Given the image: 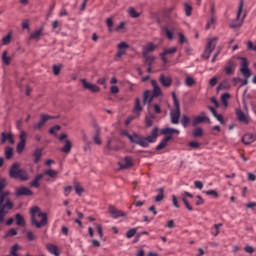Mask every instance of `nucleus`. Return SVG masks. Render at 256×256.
<instances>
[{
  "label": "nucleus",
  "instance_id": "obj_1",
  "mask_svg": "<svg viewBox=\"0 0 256 256\" xmlns=\"http://www.w3.org/2000/svg\"><path fill=\"white\" fill-rule=\"evenodd\" d=\"M7 187V179L0 177V224L5 223V216L9 215V212L15 207L9 195V191L3 192V189Z\"/></svg>",
  "mask_w": 256,
  "mask_h": 256
},
{
  "label": "nucleus",
  "instance_id": "obj_2",
  "mask_svg": "<svg viewBox=\"0 0 256 256\" xmlns=\"http://www.w3.org/2000/svg\"><path fill=\"white\" fill-rule=\"evenodd\" d=\"M120 135L122 137H127L130 143H135L140 147L147 148L149 147V143H155V141H157V137H159V128H153L151 134L146 137L139 136L137 133L129 134L127 130H121Z\"/></svg>",
  "mask_w": 256,
  "mask_h": 256
},
{
  "label": "nucleus",
  "instance_id": "obj_3",
  "mask_svg": "<svg viewBox=\"0 0 256 256\" xmlns=\"http://www.w3.org/2000/svg\"><path fill=\"white\" fill-rule=\"evenodd\" d=\"M31 214V224L37 229H41V227H45L48 223L47 213L41 212V208L38 206H33L30 209Z\"/></svg>",
  "mask_w": 256,
  "mask_h": 256
},
{
  "label": "nucleus",
  "instance_id": "obj_4",
  "mask_svg": "<svg viewBox=\"0 0 256 256\" xmlns=\"http://www.w3.org/2000/svg\"><path fill=\"white\" fill-rule=\"evenodd\" d=\"M9 175L11 179H19L20 181H29V173L23 168H19V163L12 164Z\"/></svg>",
  "mask_w": 256,
  "mask_h": 256
},
{
  "label": "nucleus",
  "instance_id": "obj_5",
  "mask_svg": "<svg viewBox=\"0 0 256 256\" xmlns=\"http://www.w3.org/2000/svg\"><path fill=\"white\" fill-rule=\"evenodd\" d=\"M172 99L174 104V109L170 111V119L173 125H179V119H181V106L179 105V99H177V94L172 92Z\"/></svg>",
  "mask_w": 256,
  "mask_h": 256
},
{
  "label": "nucleus",
  "instance_id": "obj_6",
  "mask_svg": "<svg viewBox=\"0 0 256 256\" xmlns=\"http://www.w3.org/2000/svg\"><path fill=\"white\" fill-rule=\"evenodd\" d=\"M240 60V72L244 77V79L241 80V86L243 87L249 83V78L251 77V70L249 69V62L247 61V58L241 57Z\"/></svg>",
  "mask_w": 256,
  "mask_h": 256
},
{
  "label": "nucleus",
  "instance_id": "obj_7",
  "mask_svg": "<svg viewBox=\"0 0 256 256\" xmlns=\"http://www.w3.org/2000/svg\"><path fill=\"white\" fill-rule=\"evenodd\" d=\"M244 5H245V3L243 2V0H240L236 20H234L230 23V26L232 27V29H237V27H241L243 25V21H244L245 17L247 16L246 14H244L241 18V13H243Z\"/></svg>",
  "mask_w": 256,
  "mask_h": 256
},
{
  "label": "nucleus",
  "instance_id": "obj_8",
  "mask_svg": "<svg viewBox=\"0 0 256 256\" xmlns=\"http://www.w3.org/2000/svg\"><path fill=\"white\" fill-rule=\"evenodd\" d=\"M179 29V24L175 20H170L167 25L163 28L164 35L170 41L173 40V34Z\"/></svg>",
  "mask_w": 256,
  "mask_h": 256
},
{
  "label": "nucleus",
  "instance_id": "obj_9",
  "mask_svg": "<svg viewBox=\"0 0 256 256\" xmlns=\"http://www.w3.org/2000/svg\"><path fill=\"white\" fill-rule=\"evenodd\" d=\"M217 41H218L217 37L208 39L206 48L204 50V53L202 54L203 59H209V57L211 56V53H213V51L215 50V47H217Z\"/></svg>",
  "mask_w": 256,
  "mask_h": 256
},
{
  "label": "nucleus",
  "instance_id": "obj_10",
  "mask_svg": "<svg viewBox=\"0 0 256 256\" xmlns=\"http://www.w3.org/2000/svg\"><path fill=\"white\" fill-rule=\"evenodd\" d=\"M51 119H57V117L47 115V114H41L39 122L33 124V129H35V131H39L40 129H43V126L45 125V123H47V121H51Z\"/></svg>",
  "mask_w": 256,
  "mask_h": 256
},
{
  "label": "nucleus",
  "instance_id": "obj_11",
  "mask_svg": "<svg viewBox=\"0 0 256 256\" xmlns=\"http://www.w3.org/2000/svg\"><path fill=\"white\" fill-rule=\"evenodd\" d=\"M80 81L82 83L83 89H85L86 91H90V93H99V91H101V88H99V86L88 82L87 79H81Z\"/></svg>",
  "mask_w": 256,
  "mask_h": 256
},
{
  "label": "nucleus",
  "instance_id": "obj_12",
  "mask_svg": "<svg viewBox=\"0 0 256 256\" xmlns=\"http://www.w3.org/2000/svg\"><path fill=\"white\" fill-rule=\"evenodd\" d=\"M175 53H177V46H173L170 48H163V52L160 54V57L163 63L167 65V63H169V59H167V55H175Z\"/></svg>",
  "mask_w": 256,
  "mask_h": 256
},
{
  "label": "nucleus",
  "instance_id": "obj_13",
  "mask_svg": "<svg viewBox=\"0 0 256 256\" xmlns=\"http://www.w3.org/2000/svg\"><path fill=\"white\" fill-rule=\"evenodd\" d=\"M20 142L17 144L16 151L17 153H23L25 150V145L27 143V132L21 131L19 136Z\"/></svg>",
  "mask_w": 256,
  "mask_h": 256
},
{
  "label": "nucleus",
  "instance_id": "obj_14",
  "mask_svg": "<svg viewBox=\"0 0 256 256\" xmlns=\"http://www.w3.org/2000/svg\"><path fill=\"white\" fill-rule=\"evenodd\" d=\"M159 82L162 85V87L169 88V87H171V85H173V78L171 76H167L165 74H160Z\"/></svg>",
  "mask_w": 256,
  "mask_h": 256
},
{
  "label": "nucleus",
  "instance_id": "obj_15",
  "mask_svg": "<svg viewBox=\"0 0 256 256\" xmlns=\"http://www.w3.org/2000/svg\"><path fill=\"white\" fill-rule=\"evenodd\" d=\"M181 197H182V201H183L186 209H188V211H193V206L191 204H189V200H187V198H186V197H189V199H193V194H191L187 191H184L181 194Z\"/></svg>",
  "mask_w": 256,
  "mask_h": 256
},
{
  "label": "nucleus",
  "instance_id": "obj_16",
  "mask_svg": "<svg viewBox=\"0 0 256 256\" xmlns=\"http://www.w3.org/2000/svg\"><path fill=\"white\" fill-rule=\"evenodd\" d=\"M43 27L36 29L34 32H32L29 36L30 41H41V37H43Z\"/></svg>",
  "mask_w": 256,
  "mask_h": 256
},
{
  "label": "nucleus",
  "instance_id": "obj_17",
  "mask_svg": "<svg viewBox=\"0 0 256 256\" xmlns=\"http://www.w3.org/2000/svg\"><path fill=\"white\" fill-rule=\"evenodd\" d=\"M121 169H129V167H133V158L131 156H126L119 162Z\"/></svg>",
  "mask_w": 256,
  "mask_h": 256
},
{
  "label": "nucleus",
  "instance_id": "obj_18",
  "mask_svg": "<svg viewBox=\"0 0 256 256\" xmlns=\"http://www.w3.org/2000/svg\"><path fill=\"white\" fill-rule=\"evenodd\" d=\"M235 113L240 123H245L246 125H249V117H247V115H245V113L241 111V108H236Z\"/></svg>",
  "mask_w": 256,
  "mask_h": 256
},
{
  "label": "nucleus",
  "instance_id": "obj_19",
  "mask_svg": "<svg viewBox=\"0 0 256 256\" xmlns=\"http://www.w3.org/2000/svg\"><path fill=\"white\" fill-rule=\"evenodd\" d=\"M202 116H196L192 120L193 127H197V125H201V123H205V121H209V117L205 116V112H201Z\"/></svg>",
  "mask_w": 256,
  "mask_h": 256
},
{
  "label": "nucleus",
  "instance_id": "obj_20",
  "mask_svg": "<svg viewBox=\"0 0 256 256\" xmlns=\"http://www.w3.org/2000/svg\"><path fill=\"white\" fill-rule=\"evenodd\" d=\"M16 195L18 197H21L23 195H25L26 197H31V196H33V191H31V189L23 186V187L16 189Z\"/></svg>",
  "mask_w": 256,
  "mask_h": 256
},
{
  "label": "nucleus",
  "instance_id": "obj_21",
  "mask_svg": "<svg viewBox=\"0 0 256 256\" xmlns=\"http://www.w3.org/2000/svg\"><path fill=\"white\" fill-rule=\"evenodd\" d=\"M125 49H129V44H127L126 42H120L118 44V51L116 57L121 58L123 55H125L127 53V50Z\"/></svg>",
  "mask_w": 256,
  "mask_h": 256
},
{
  "label": "nucleus",
  "instance_id": "obj_22",
  "mask_svg": "<svg viewBox=\"0 0 256 256\" xmlns=\"http://www.w3.org/2000/svg\"><path fill=\"white\" fill-rule=\"evenodd\" d=\"M151 85L153 87V97H159L163 95V92L161 91V87H159V83H157V80H151Z\"/></svg>",
  "mask_w": 256,
  "mask_h": 256
},
{
  "label": "nucleus",
  "instance_id": "obj_23",
  "mask_svg": "<svg viewBox=\"0 0 256 256\" xmlns=\"http://www.w3.org/2000/svg\"><path fill=\"white\" fill-rule=\"evenodd\" d=\"M157 49V46L153 43H148L143 47L142 50V55L143 57H147V55H149V53H153V51Z\"/></svg>",
  "mask_w": 256,
  "mask_h": 256
},
{
  "label": "nucleus",
  "instance_id": "obj_24",
  "mask_svg": "<svg viewBox=\"0 0 256 256\" xmlns=\"http://www.w3.org/2000/svg\"><path fill=\"white\" fill-rule=\"evenodd\" d=\"M109 213L114 217V219H118V217H125V212L117 210L115 206H109Z\"/></svg>",
  "mask_w": 256,
  "mask_h": 256
},
{
  "label": "nucleus",
  "instance_id": "obj_25",
  "mask_svg": "<svg viewBox=\"0 0 256 256\" xmlns=\"http://www.w3.org/2000/svg\"><path fill=\"white\" fill-rule=\"evenodd\" d=\"M208 109L210 113H212L213 117H215V119H217V121L221 123V125H225V120L223 119V115L218 114L217 110H215V108H213L212 106H208Z\"/></svg>",
  "mask_w": 256,
  "mask_h": 256
},
{
  "label": "nucleus",
  "instance_id": "obj_26",
  "mask_svg": "<svg viewBox=\"0 0 256 256\" xmlns=\"http://www.w3.org/2000/svg\"><path fill=\"white\" fill-rule=\"evenodd\" d=\"M46 249L51 253V255L60 256L61 252H59V247L55 244H46Z\"/></svg>",
  "mask_w": 256,
  "mask_h": 256
},
{
  "label": "nucleus",
  "instance_id": "obj_27",
  "mask_svg": "<svg viewBox=\"0 0 256 256\" xmlns=\"http://www.w3.org/2000/svg\"><path fill=\"white\" fill-rule=\"evenodd\" d=\"M173 139V136H166L156 147V151H161V149H165L168 143Z\"/></svg>",
  "mask_w": 256,
  "mask_h": 256
},
{
  "label": "nucleus",
  "instance_id": "obj_28",
  "mask_svg": "<svg viewBox=\"0 0 256 256\" xmlns=\"http://www.w3.org/2000/svg\"><path fill=\"white\" fill-rule=\"evenodd\" d=\"M155 96H153V92H151L150 90H146L144 91V94H143V103L144 105H147V103H151V101H153V98Z\"/></svg>",
  "mask_w": 256,
  "mask_h": 256
},
{
  "label": "nucleus",
  "instance_id": "obj_29",
  "mask_svg": "<svg viewBox=\"0 0 256 256\" xmlns=\"http://www.w3.org/2000/svg\"><path fill=\"white\" fill-rule=\"evenodd\" d=\"M44 174H38L34 177V180L32 182H30V187H35V189H39V187H41V184L39 183V181H41V179H43Z\"/></svg>",
  "mask_w": 256,
  "mask_h": 256
},
{
  "label": "nucleus",
  "instance_id": "obj_30",
  "mask_svg": "<svg viewBox=\"0 0 256 256\" xmlns=\"http://www.w3.org/2000/svg\"><path fill=\"white\" fill-rule=\"evenodd\" d=\"M93 141L96 145H101L103 140H101V129L97 128L94 132Z\"/></svg>",
  "mask_w": 256,
  "mask_h": 256
},
{
  "label": "nucleus",
  "instance_id": "obj_31",
  "mask_svg": "<svg viewBox=\"0 0 256 256\" xmlns=\"http://www.w3.org/2000/svg\"><path fill=\"white\" fill-rule=\"evenodd\" d=\"M226 75H233L235 73V63L229 61L228 65L224 68Z\"/></svg>",
  "mask_w": 256,
  "mask_h": 256
},
{
  "label": "nucleus",
  "instance_id": "obj_32",
  "mask_svg": "<svg viewBox=\"0 0 256 256\" xmlns=\"http://www.w3.org/2000/svg\"><path fill=\"white\" fill-rule=\"evenodd\" d=\"M242 141L244 145H250V143H253V141H255V135L246 134L243 136Z\"/></svg>",
  "mask_w": 256,
  "mask_h": 256
},
{
  "label": "nucleus",
  "instance_id": "obj_33",
  "mask_svg": "<svg viewBox=\"0 0 256 256\" xmlns=\"http://www.w3.org/2000/svg\"><path fill=\"white\" fill-rule=\"evenodd\" d=\"M162 135H168V137H171V135H173V133H177V135H179V130L174 129V128H163L161 130Z\"/></svg>",
  "mask_w": 256,
  "mask_h": 256
},
{
  "label": "nucleus",
  "instance_id": "obj_34",
  "mask_svg": "<svg viewBox=\"0 0 256 256\" xmlns=\"http://www.w3.org/2000/svg\"><path fill=\"white\" fill-rule=\"evenodd\" d=\"M15 219L16 225H18V227H25V218L21 214L17 213L15 215Z\"/></svg>",
  "mask_w": 256,
  "mask_h": 256
},
{
  "label": "nucleus",
  "instance_id": "obj_35",
  "mask_svg": "<svg viewBox=\"0 0 256 256\" xmlns=\"http://www.w3.org/2000/svg\"><path fill=\"white\" fill-rule=\"evenodd\" d=\"M157 191L159 194L154 198V201H156V203H160V201H163V199H165V195L163 194L165 193V189L159 188Z\"/></svg>",
  "mask_w": 256,
  "mask_h": 256
},
{
  "label": "nucleus",
  "instance_id": "obj_36",
  "mask_svg": "<svg viewBox=\"0 0 256 256\" xmlns=\"http://www.w3.org/2000/svg\"><path fill=\"white\" fill-rule=\"evenodd\" d=\"M142 111H143V107H141V100L139 98H136L133 112L136 114H139Z\"/></svg>",
  "mask_w": 256,
  "mask_h": 256
},
{
  "label": "nucleus",
  "instance_id": "obj_37",
  "mask_svg": "<svg viewBox=\"0 0 256 256\" xmlns=\"http://www.w3.org/2000/svg\"><path fill=\"white\" fill-rule=\"evenodd\" d=\"M42 155H43V150L37 148V149L34 151V163H39V161H41Z\"/></svg>",
  "mask_w": 256,
  "mask_h": 256
},
{
  "label": "nucleus",
  "instance_id": "obj_38",
  "mask_svg": "<svg viewBox=\"0 0 256 256\" xmlns=\"http://www.w3.org/2000/svg\"><path fill=\"white\" fill-rule=\"evenodd\" d=\"M42 175H48V177H51V179H55V177H57V175H59V172L53 170V169H48L45 170Z\"/></svg>",
  "mask_w": 256,
  "mask_h": 256
},
{
  "label": "nucleus",
  "instance_id": "obj_39",
  "mask_svg": "<svg viewBox=\"0 0 256 256\" xmlns=\"http://www.w3.org/2000/svg\"><path fill=\"white\" fill-rule=\"evenodd\" d=\"M189 123H191V119L187 115H182L181 118V125L184 127V129H187L189 127Z\"/></svg>",
  "mask_w": 256,
  "mask_h": 256
},
{
  "label": "nucleus",
  "instance_id": "obj_40",
  "mask_svg": "<svg viewBox=\"0 0 256 256\" xmlns=\"http://www.w3.org/2000/svg\"><path fill=\"white\" fill-rule=\"evenodd\" d=\"M231 99V94L229 93H224L221 96V102L223 103L224 107H228L229 103L227 102V100Z\"/></svg>",
  "mask_w": 256,
  "mask_h": 256
},
{
  "label": "nucleus",
  "instance_id": "obj_41",
  "mask_svg": "<svg viewBox=\"0 0 256 256\" xmlns=\"http://www.w3.org/2000/svg\"><path fill=\"white\" fill-rule=\"evenodd\" d=\"M65 145L61 148L62 153H69V151H71V140H66L65 141Z\"/></svg>",
  "mask_w": 256,
  "mask_h": 256
},
{
  "label": "nucleus",
  "instance_id": "obj_42",
  "mask_svg": "<svg viewBox=\"0 0 256 256\" xmlns=\"http://www.w3.org/2000/svg\"><path fill=\"white\" fill-rule=\"evenodd\" d=\"M128 15H130V17H132L133 19H137V17H139L141 14L139 12H137V10H135V8L130 7L128 9Z\"/></svg>",
  "mask_w": 256,
  "mask_h": 256
},
{
  "label": "nucleus",
  "instance_id": "obj_43",
  "mask_svg": "<svg viewBox=\"0 0 256 256\" xmlns=\"http://www.w3.org/2000/svg\"><path fill=\"white\" fill-rule=\"evenodd\" d=\"M221 227H223V223H219V224H215L212 228V235H214V237H217V235H219V229H221Z\"/></svg>",
  "mask_w": 256,
  "mask_h": 256
},
{
  "label": "nucleus",
  "instance_id": "obj_44",
  "mask_svg": "<svg viewBox=\"0 0 256 256\" xmlns=\"http://www.w3.org/2000/svg\"><path fill=\"white\" fill-rule=\"evenodd\" d=\"M143 57L145 59V65H148V67H151V65H153V61H155V57L149 56V54Z\"/></svg>",
  "mask_w": 256,
  "mask_h": 256
},
{
  "label": "nucleus",
  "instance_id": "obj_45",
  "mask_svg": "<svg viewBox=\"0 0 256 256\" xmlns=\"http://www.w3.org/2000/svg\"><path fill=\"white\" fill-rule=\"evenodd\" d=\"M192 135L194 138L201 137L203 135V128L197 127L193 130Z\"/></svg>",
  "mask_w": 256,
  "mask_h": 256
},
{
  "label": "nucleus",
  "instance_id": "obj_46",
  "mask_svg": "<svg viewBox=\"0 0 256 256\" xmlns=\"http://www.w3.org/2000/svg\"><path fill=\"white\" fill-rule=\"evenodd\" d=\"M2 61L4 65H10L11 63V57L7 56V51H4L2 54Z\"/></svg>",
  "mask_w": 256,
  "mask_h": 256
},
{
  "label": "nucleus",
  "instance_id": "obj_47",
  "mask_svg": "<svg viewBox=\"0 0 256 256\" xmlns=\"http://www.w3.org/2000/svg\"><path fill=\"white\" fill-rule=\"evenodd\" d=\"M18 250H19V245L15 244L12 246V248L10 250V255H5V256H19V254H17Z\"/></svg>",
  "mask_w": 256,
  "mask_h": 256
},
{
  "label": "nucleus",
  "instance_id": "obj_48",
  "mask_svg": "<svg viewBox=\"0 0 256 256\" xmlns=\"http://www.w3.org/2000/svg\"><path fill=\"white\" fill-rule=\"evenodd\" d=\"M137 234V228H132L126 232L127 239H131V237H135Z\"/></svg>",
  "mask_w": 256,
  "mask_h": 256
},
{
  "label": "nucleus",
  "instance_id": "obj_49",
  "mask_svg": "<svg viewBox=\"0 0 256 256\" xmlns=\"http://www.w3.org/2000/svg\"><path fill=\"white\" fill-rule=\"evenodd\" d=\"M55 131H61V126L55 125L52 128H50L49 130L50 135H54L55 137H57V133Z\"/></svg>",
  "mask_w": 256,
  "mask_h": 256
},
{
  "label": "nucleus",
  "instance_id": "obj_50",
  "mask_svg": "<svg viewBox=\"0 0 256 256\" xmlns=\"http://www.w3.org/2000/svg\"><path fill=\"white\" fill-rule=\"evenodd\" d=\"M5 157H6V159H11L13 157V148L6 147V149H5Z\"/></svg>",
  "mask_w": 256,
  "mask_h": 256
},
{
  "label": "nucleus",
  "instance_id": "obj_51",
  "mask_svg": "<svg viewBox=\"0 0 256 256\" xmlns=\"http://www.w3.org/2000/svg\"><path fill=\"white\" fill-rule=\"evenodd\" d=\"M185 82L187 87H193V85H195V79L191 76H187Z\"/></svg>",
  "mask_w": 256,
  "mask_h": 256
},
{
  "label": "nucleus",
  "instance_id": "obj_52",
  "mask_svg": "<svg viewBox=\"0 0 256 256\" xmlns=\"http://www.w3.org/2000/svg\"><path fill=\"white\" fill-rule=\"evenodd\" d=\"M106 25L108 27V31L113 33V18H107Z\"/></svg>",
  "mask_w": 256,
  "mask_h": 256
},
{
  "label": "nucleus",
  "instance_id": "obj_53",
  "mask_svg": "<svg viewBox=\"0 0 256 256\" xmlns=\"http://www.w3.org/2000/svg\"><path fill=\"white\" fill-rule=\"evenodd\" d=\"M193 11V7L189 4H185V15L186 17H191V13Z\"/></svg>",
  "mask_w": 256,
  "mask_h": 256
},
{
  "label": "nucleus",
  "instance_id": "obj_54",
  "mask_svg": "<svg viewBox=\"0 0 256 256\" xmlns=\"http://www.w3.org/2000/svg\"><path fill=\"white\" fill-rule=\"evenodd\" d=\"M74 189L76 193L79 195V197H81V195L83 194V191H85L83 187H81V185L79 184H75Z\"/></svg>",
  "mask_w": 256,
  "mask_h": 256
},
{
  "label": "nucleus",
  "instance_id": "obj_55",
  "mask_svg": "<svg viewBox=\"0 0 256 256\" xmlns=\"http://www.w3.org/2000/svg\"><path fill=\"white\" fill-rule=\"evenodd\" d=\"M178 37H179L180 45L187 43V38L185 37V35L183 33H181V32L178 33Z\"/></svg>",
  "mask_w": 256,
  "mask_h": 256
},
{
  "label": "nucleus",
  "instance_id": "obj_56",
  "mask_svg": "<svg viewBox=\"0 0 256 256\" xmlns=\"http://www.w3.org/2000/svg\"><path fill=\"white\" fill-rule=\"evenodd\" d=\"M26 237H27L28 241H35V239H37L35 237V234L32 231H27Z\"/></svg>",
  "mask_w": 256,
  "mask_h": 256
},
{
  "label": "nucleus",
  "instance_id": "obj_57",
  "mask_svg": "<svg viewBox=\"0 0 256 256\" xmlns=\"http://www.w3.org/2000/svg\"><path fill=\"white\" fill-rule=\"evenodd\" d=\"M188 145L192 149H199L201 147V144L199 142H195V141L189 142Z\"/></svg>",
  "mask_w": 256,
  "mask_h": 256
},
{
  "label": "nucleus",
  "instance_id": "obj_58",
  "mask_svg": "<svg viewBox=\"0 0 256 256\" xmlns=\"http://www.w3.org/2000/svg\"><path fill=\"white\" fill-rule=\"evenodd\" d=\"M15 235H17V229H15V228H11V229L6 233V237H15Z\"/></svg>",
  "mask_w": 256,
  "mask_h": 256
},
{
  "label": "nucleus",
  "instance_id": "obj_59",
  "mask_svg": "<svg viewBox=\"0 0 256 256\" xmlns=\"http://www.w3.org/2000/svg\"><path fill=\"white\" fill-rule=\"evenodd\" d=\"M96 229L100 239H103V227L100 224H96Z\"/></svg>",
  "mask_w": 256,
  "mask_h": 256
},
{
  "label": "nucleus",
  "instance_id": "obj_60",
  "mask_svg": "<svg viewBox=\"0 0 256 256\" xmlns=\"http://www.w3.org/2000/svg\"><path fill=\"white\" fill-rule=\"evenodd\" d=\"M2 43L3 45H9V43H11V34H8L7 36H5L2 39Z\"/></svg>",
  "mask_w": 256,
  "mask_h": 256
},
{
  "label": "nucleus",
  "instance_id": "obj_61",
  "mask_svg": "<svg viewBox=\"0 0 256 256\" xmlns=\"http://www.w3.org/2000/svg\"><path fill=\"white\" fill-rule=\"evenodd\" d=\"M52 69L54 75H59V73H61V66L59 65H53Z\"/></svg>",
  "mask_w": 256,
  "mask_h": 256
},
{
  "label": "nucleus",
  "instance_id": "obj_62",
  "mask_svg": "<svg viewBox=\"0 0 256 256\" xmlns=\"http://www.w3.org/2000/svg\"><path fill=\"white\" fill-rule=\"evenodd\" d=\"M6 141H9V134L2 132L1 133V143H5Z\"/></svg>",
  "mask_w": 256,
  "mask_h": 256
},
{
  "label": "nucleus",
  "instance_id": "obj_63",
  "mask_svg": "<svg viewBox=\"0 0 256 256\" xmlns=\"http://www.w3.org/2000/svg\"><path fill=\"white\" fill-rule=\"evenodd\" d=\"M244 251L246 253H255V248H253V246L247 245V246L244 247Z\"/></svg>",
  "mask_w": 256,
  "mask_h": 256
},
{
  "label": "nucleus",
  "instance_id": "obj_64",
  "mask_svg": "<svg viewBox=\"0 0 256 256\" xmlns=\"http://www.w3.org/2000/svg\"><path fill=\"white\" fill-rule=\"evenodd\" d=\"M194 187L196 188V189H203V182H201V181H199V180H196L195 182H194Z\"/></svg>",
  "mask_w": 256,
  "mask_h": 256
}]
</instances>
